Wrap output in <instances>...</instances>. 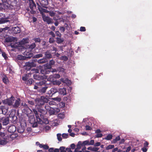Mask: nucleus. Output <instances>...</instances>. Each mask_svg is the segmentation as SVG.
Here are the masks:
<instances>
[{"instance_id":"obj_28","label":"nucleus","mask_w":152,"mask_h":152,"mask_svg":"<svg viewBox=\"0 0 152 152\" xmlns=\"http://www.w3.org/2000/svg\"><path fill=\"white\" fill-rule=\"evenodd\" d=\"M7 8V6H6L4 4H3V3H0V11L2 10L3 9L8 10Z\"/></svg>"},{"instance_id":"obj_29","label":"nucleus","mask_w":152,"mask_h":152,"mask_svg":"<svg viewBox=\"0 0 152 152\" xmlns=\"http://www.w3.org/2000/svg\"><path fill=\"white\" fill-rule=\"evenodd\" d=\"M55 109L51 107L48 111V113L50 115H54L56 113Z\"/></svg>"},{"instance_id":"obj_11","label":"nucleus","mask_w":152,"mask_h":152,"mask_svg":"<svg viewBox=\"0 0 152 152\" xmlns=\"http://www.w3.org/2000/svg\"><path fill=\"white\" fill-rule=\"evenodd\" d=\"M53 56L52 55L50 50H48L45 53V56L44 58L48 60V59H49L52 58Z\"/></svg>"},{"instance_id":"obj_54","label":"nucleus","mask_w":152,"mask_h":152,"mask_svg":"<svg viewBox=\"0 0 152 152\" xmlns=\"http://www.w3.org/2000/svg\"><path fill=\"white\" fill-rule=\"evenodd\" d=\"M53 38L54 37L50 38L49 39V42L50 44L53 43L55 41V40Z\"/></svg>"},{"instance_id":"obj_19","label":"nucleus","mask_w":152,"mask_h":152,"mask_svg":"<svg viewBox=\"0 0 152 152\" xmlns=\"http://www.w3.org/2000/svg\"><path fill=\"white\" fill-rule=\"evenodd\" d=\"M0 108L3 114H5L7 112L8 109V107H5V106H1Z\"/></svg>"},{"instance_id":"obj_55","label":"nucleus","mask_w":152,"mask_h":152,"mask_svg":"<svg viewBox=\"0 0 152 152\" xmlns=\"http://www.w3.org/2000/svg\"><path fill=\"white\" fill-rule=\"evenodd\" d=\"M2 53V55L3 57L4 58L5 60L7 59L8 58V57L7 56V55L5 52H1Z\"/></svg>"},{"instance_id":"obj_44","label":"nucleus","mask_w":152,"mask_h":152,"mask_svg":"<svg viewBox=\"0 0 152 152\" xmlns=\"http://www.w3.org/2000/svg\"><path fill=\"white\" fill-rule=\"evenodd\" d=\"M43 56L42 54V53H39L37 54L34 56L33 58H38L41 57H42Z\"/></svg>"},{"instance_id":"obj_17","label":"nucleus","mask_w":152,"mask_h":152,"mask_svg":"<svg viewBox=\"0 0 152 152\" xmlns=\"http://www.w3.org/2000/svg\"><path fill=\"white\" fill-rule=\"evenodd\" d=\"M38 111L42 114H45L47 111L45 109L43 106H39V108H37Z\"/></svg>"},{"instance_id":"obj_42","label":"nucleus","mask_w":152,"mask_h":152,"mask_svg":"<svg viewBox=\"0 0 152 152\" xmlns=\"http://www.w3.org/2000/svg\"><path fill=\"white\" fill-rule=\"evenodd\" d=\"M82 142L81 141H79L77 145V148L78 149H80L81 148V146H82Z\"/></svg>"},{"instance_id":"obj_33","label":"nucleus","mask_w":152,"mask_h":152,"mask_svg":"<svg viewBox=\"0 0 152 152\" xmlns=\"http://www.w3.org/2000/svg\"><path fill=\"white\" fill-rule=\"evenodd\" d=\"M56 42L58 44L61 43L63 42L64 41L63 38L57 37L56 38Z\"/></svg>"},{"instance_id":"obj_45","label":"nucleus","mask_w":152,"mask_h":152,"mask_svg":"<svg viewBox=\"0 0 152 152\" xmlns=\"http://www.w3.org/2000/svg\"><path fill=\"white\" fill-rule=\"evenodd\" d=\"M61 134H57V139L59 141H62V139L61 137Z\"/></svg>"},{"instance_id":"obj_2","label":"nucleus","mask_w":152,"mask_h":152,"mask_svg":"<svg viewBox=\"0 0 152 152\" xmlns=\"http://www.w3.org/2000/svg\"><path fill=\"white\" fill-rule=\"evenodd\" d=\"M4 130L2 132L0 130V136L2 137L3 139H1L0 137V145H4L8 142V140H9V137L6 134Z\"/></svg>"},{"instance_id":"obj_15","label":"nucleus","mask_w":152,"mask_h":152,"mask_svg":"<svg viewBox=\"0 0 152 152\" xmlns=\"http://www.w3.org/2000/svg\"><path fill=\"white\" fill-rule=\"evenodd\" d=\"M24 54L26 56V57L28 58H30L33 56L32 51L31 50L29 51L28 50H26L24 52Z\"/></svg>"},{"instance_id":"obj_58","label":"nucleus","mask_w":152,"mask_h":152,"mask_svg":"<svg viewBox=\"0 0 152 152\" xmlns=\"http://www.w3.org/2000/svg\"><path fill=\"white\" fill-rule=\"evenodd\" d=\"M49 64L52 66L53 65L55 64V61L53 59H52L49 61Z\"/></svg>"},{"instance_id":"obj_51","label":"nucleus","mask_w":152,"mask_h":152,"mask_svg":"<svg viewBox=\"0 0 152 152\" xmlns=\"http://www.w3.org/2000/svg\"><path fill=\"white\" fill-rule=\"evenodd\" d=\"M31 71L33 72V73L36 74L39 73V70L37 69H33L31 70Z\"/></svg>"},{"instance_id":"obj_49","label":"nucleus","mask_w":152,"mask_h":152,"mask_svg":"<svg viewBox=\"0 0 152 152\" xmlns=\"http://www.w3.org/2000/svg\"><path fill=\"white\" fill-rule=\"evenodd\" d=\"M62 136L64 139H66L69 137L68 134L63 133L62 134Z\"/></svg>"},{"instance_id":"obj_56","label":"nucleus","mask_w":152,"mask_h":152,"mask_svg":"<svg viewBox=\"0 0 152 152\" xmlns=\"http://www.w3.org/2000/svg\"><path fill=\"white\" fill-rule=\"evenodd\" d=\"M63 100L64 101L69 102L70 101V99L69 97H65L63 98Z\"/></svg>"},{"instance_id":"obj_8","label":"nucleus","mask_w":152,"mask_h":152,"mask_svg":"<svg viewBox=\"0 0 152 152\" xmlns=\"http://www.w3.org/2000/svg\"><path fill=\"white\" fill-rule=\"evenodd\" d=\"M60 77L59 74H54L50 75L48 79V80L51 82H54V79L58 78Z\"/></svg>"},{"instance_id":"obj_40","label":"nucleus","mask_w":152,"mask_h":152,"mask_svg":"<svg viewBox=\"0 0 152 152\" xmlns=\"http://www.w3.org/2000/svg\"><path fill=\"white\" fill-rule=\"evenodd\" d=\"M45 109L47 111H48L51 108L50 107L48 104H46L45 106L44 105L43 106Z\"/></svg>"},{"instance_id":"obj_61","label":"nucleus","mask_w":152,"mask_h":152,"mask_svg":"<svg viewBox=\"0 0 152 152\" xmlns=\"http://www.w3.org/2000/svg\"><path fill=\"white\" fill-rule=\"evenodd\" d=\"M24 56L20 55H18V56L17 58L18 60H23L24 59Z\"/></svg>"},{"instance_id":"obj_27","label":"nucleus","mask_w":152,"mask_h":152,"mask_svg":"<svg viewBox=\"0 0 152 152\" xmlns=\"http://www.w3.org/2000/svg\"><path fill=\"white\" fill-rule=\"evenodd\" d=\"M32 74V73L30 72L26 74V75H25L24 76L22 77V80L24 81H26L28 79V77H29V75H31Z\"/></svg>"},{"instance_id":"obj_47","label":"nucleus","mask_w":152,"mask_h":152,"mask_svg":"<svg viewBox=\"0 0 152 152\" xmlns=\"http://www.w3.org/2000/svg\"><path fill=\"white\" fill-rule=\"evenodd\" d=\"M33 79L31 78L29 79L27 82V84L28 85H30L32 83Z\"/></svg>"},{"instance_id":"obj_41","label":"nucleus","mask_w":152,"mask_h":152,"mask_svg":"<svg viewBox=\"0 0 152 152\" xmlns=\"http://www.w3.org/2000/svg\"><path fill=\"white\" fill-rule=\"evenodd\" d=\"M114 145H109L106 147V149L107 150H108L114 148Z\"/></svg>"},{"instance_id":"obj_64","label":"nucleus","mask_w":152,"mask_h":152,"mask_svg":"<svg viewBox=\"0 0 152 152\" xmlns=\"http://www.w3.org/2000/svg\"><path fill=\"white\" fill-rule=\"evenodd\" d=\"M17 43H15V44L11 43L10 44V46L12 48H15L17 47L16 45Z\"/></svg>"},{"instance_id":"obj_5","label":"nucleus","mask_w":152,"mask_h":152,"mask_svg":"<svg viewBox=\"0 0 152 152\" xmlns=\"http://www.w3.org/2000/svg\"><path fill=\"white\" fill-rule=\"evenodd\" d=\"M10 119L8 117H0V122L2 124L3 126L7 125L9 123Z\"/></svg>"},{"instance_id":"obj_9","label":"nucleus","mask_w":152,"mask_h":152,"mask_svg":"<svg viewBox=\"0 0 152 152\" xmlns=\"http://www.w3.org/2000/svg\"><path fill=\"white\" fill-rule=\"evenodd\" d=\"M5 42H12L16 41L17 40V38L11 36L6 37L5 39Z\"/></svg>"},{"instance_id":"obj_60","label":"nucleus","mask_w":152,"mask_h":152,"mask_svg":"<svg viewBox=\"0 0 152 152\" xmlns=\"http://www.w3.org/2000/svg\"><path fill=\"white\" fill-rule=\"evenodd\" d=\"M49 13L51 17L54 16L55 15V13L53 11H49Z\"/></svg>"},{"instance_id":"obj_59","label":"nucleus","mask_w":152,"mask_h":152,"mask_svg":"<svg viewBox=\"0 0 152 152\" xmlns=\"http://www.w3.org/2000/svg\"><path fill=\"white\" fill-rule=\"evenodd\" d=\"M149 145L148 142L147 141H145V142L143 143V147L147 148L148 147V145Z\"/></svg>"},{"instance_id":"obj_20","label":"nucleus","mask_w":152,"mask_h":152,"mask_svg":"<svg viewBox=\"0 0 152 152\" xmlns=\"http://www.w3.org/2000/svg\"><path fill=\"white\" fill-rule=\"evenodd\" d=\"M33 77L34 79L38 80H40L43 79V77L42 76L39 75H36V74H34Z\"/></svg>"},{"instance_id":"obj_16","label":"nucleus","mask_w":152,"mask_h":152,"mask_svg":"<svg viewBox=\"0 0 152 152\" xmlns=\"http://www.w3.org/2000/svg\"><path fill=\"white\" fill-rule=\"evenodd\" d=\"M59 93L62 95H65L66 94V89L65 88L58 89Z\"/></svg>"},{"instance_id":"obj_38","label":"nucleus","mask_w":152,"mask_h":152,"mask_svg":"<svg viewBox=\"0 0 152 152\" xmlns=\"http://www.w3.org/2000/svg\"><path fill=\"white\" fill-rule=\"evenodd\" d=\"M36 46V45L35 43H32L29 47L28 49L31 50H32L34 49Z\"/></svg>"},{"instance_id":"obj_25","label":"nucleus","mask_w":152,"mask_h":152,"mask_svg":"<svg viewBox=\"0 0 152 152\" xmlns=\"http://www.w3.org/2000/svg\"><path fill=\"white\" fill-rule=\"evenodd\" d=\"M58 151L57 152H66V148L64 146H61L59 148H58Z\"/></svg>"},{"instance_id":"obj_6","label":"nucleus","mask_w":152,"mask_h":152,"mask_svg":"<svg viewBox=\"0 0 152 152\" xmlns=\"http://www.w3.org/2000/svg\"><path fill=\"white\" fill-rule=\"evenodd\" d=\"M36 66V64L33 62H27L26 63L25 65L24 66V68L27 70H30L31 68L35 67Z\"/></svg>"},{"instance_id":"obj_53","label":"nucleus","mask_w":152,"mask_h":152,"mask_svg":"<svg viewBox=\"0 0 152 152\" xmlns=\"http://www.w3.org/2000/svg\"><path fill=\"white\" fill-rule=\"evenodd\" d=\"M42 121L43 123H44L45 124H47L49 123L48 120L46 118L44 119H43V121Z\"/></svg>"},{"instance_id":"obj_39","label":"nucleus","mask_w":152,"mask_h":152,"mask_svg":"<svg viewBox=\"0 0 152 152\" xmlns=\"http://www.w3.org/2000/svg\"><path fill=\"white\" fill-rule=\"evenodd\" d=\"M44 67L46 69H49L50 70H52V66L50 65L49 64H45Z\"/></svg>"},{"instance_id":"obj_13","label":"nucleus","mask_w":152,"mask_h":152,"mask_svg":"<svg viewBox=\"0 0 152 152\" xmlns=\"http://www.w3.org/2000/svg\"><path fill=\"white\" fill-rule=\"evenodd\" d=\"M48 88L47 85H45L44 86H42L40 87L39 90V92L41 94H44L45 93L46 91Z\"/></svg>"},{"instance_id":"obj_7","label":"nucleus","mask_w":152,"mask_h":152,"mask_svg":"<svg viewBox=\"0 0 152 152\" xmlns=\"http://www.w3.org/2000/svg\"><path fill=\"white\" fill-rule=\"evenodd\" d=\"M14 98V97L12 96L10 98L4 99L2 101V103L4 104L11 106L12 105L13 102L12 98Z\"/></svg>"},{"instance_id":"obj_23","label":"nucleus","mask_w":152,"mask_h":152,"mask_svg":"<svg viewBox=\"0 0 152 152\" xmlns=\"http://www.w3.org/2000/svg\"><path fill=\"white\" fill-rule=\"evenodd\" d=\"M2 81L5 84H8L9 83V81L8 77L6 75H4L2 78Z\"/></svg>"},{"instance_id":"obj_35","label":"nucleus","mask_w":152,"mask_h":152,"mask_svg":"<svg viewBox=\"0 0 152 152\" xmlns=\"http://www.w3.org/2000/svg\"><path fill=\"white\" fill-rule=\"evenodd\" d=\"M11 22V20H0V24L4 23L7 22H9L10 23H12V22Z\"/></svg>"},{"instance_id":"obj_22","label":"nucleus","mask_w":152,"mask_h":152,"mask_svg":"<svg viewBox=\"0 0 152 152\" xmlns=\"http://www.w3.org/2000/svg\"><path fill=\"white\" fill-rule=\"evenodd\" d=\"M20 99H18L15 101L14 104L13 105V107L14 108H18L20 105Z\"/></svg>"},{"instance_id":"obj_43","label":"nucleus","mask_w":152,"mask_h":152,"mask_svg":"<svg viewBox=\"0 0 152 152\" xmlns=\"http://www.w3.org/2000/svg\"><path fill=\"white\" fill-rule=\"evenodd\" d=\"M33 40L36 43H40L41 41V39L39 38H34Z\"/></svg>"},{"instance_id":"obj_31","label":"nucleus","mask_w":152,"mask_h":152,"mask_svg":"<svg viewBox=\"0 0 152 152\" xmlns=\"http://www.w3.org/2000/svg\"><path fill=\"white\" fill-rule=\"evenodd\" d=\"M29 39L28 38H24L21 41V43L22 44L24 45L28 42Z\"/></svg>"},{"instance_id":"obj_10","label":"nucleus","mask_w":152,"mask_h":152,"mask_svg":"<svg viewBox=\"0 0 152 152\" xmlns=\"http://www.w3.org/2000/svg\"><path fill=\"white\" fill-rule=\"evenodd\" d=\"M29 7L31 10L36 9V5L33 0H29Z\"/></svg>"},{"instance_id":"obj_14","label":"nucleus","mask_w":152,"mask_h":152,"mask_svg":"<svg viewBox=\"0 0 152 152\" xmlns=\"http://www.w3.org/2000/svg\"><path fill=\"white\" fill-rule=\"evenodd\" d=\"M39 1L43 7L47 8L45 6L48 4V0H39Z\"/></svg>"},{"instance_id":"obj_48","label":"nucleus","mask_w":152,"mask_h":152,"mask_svg":"<svg viewBox=\"0 0 152 152\" xmlns=\"http://www.w3.org/2000/svg\"><path fill=\"white\" fill-rule=\"evenodd\" d=\"M89 141L86 140L83 141L82 143V145L83 146H85L86 145H89Z\"/></svg>"},{"instance_id":"obj_12","label":"nucleus","mask_w":152,"mask_h":152,"mask_svg":"<svg viewBox=\"0 0 152 152\" xmlns=\"http://www.w3.org/2000/svg\"><path fill=\"white\" fill-rule=\"evenodd\" d=\"M16 130V126L14 125H12L9 126L8 129V131L11 133H14Z\"/></svg>"},{"instance_id":"obj_1","label":"nucleus","mask_w":152,"mask_h":152,"mask_svg":"<svg viewBox=\"0 0 152 152\" xmlns=\"http://www.w3.org/2000/svg\"><path fill=\"white\" fill-rule=\"evenodd\" d=\"M3 4L7 6L8 10L13 9L16 6L18 3L16 0H1Z\"/></svg>"},{"instance_id":"obj_26","label":"nucleus","mask_w":152,"mask_h":152,"mask_svg":"<svg viewBox=\"0 0 152 152\" xmlns=\"http://www.w3.org/2000/svg\"><path fill=\"white\" fill-rule=\"evenodd\" d=\"M48 60L45 59L44 57L42 58L41 59L38 60V63L39 64H43L47 62Z\"/></svg>"},{"instance_id":"obj_36","label":"nucleus","mask_w":152,"mask_h":152,"mask_svg":"<svg viewBox=\"0 0 152 152\" xmlns=\"http://www.w3.org/2000/svg\"><path fill=\"white\" fill-rule=\"evenodd\" d=\"M25 129L22 127H19L18 128L17 131L18 132L22 133L24 132Z\"/></svg>"},{"instance_id":"obj_32","label":"nucleus","mask_w":152,"mask_h":152,"mask_svg":"<svg viewBox=\"0 0 152 152\" xmlns=\"http://www.w3.org/2000/svg\"><path fill=\"white\" fill-rule=\"evenodd\" d=\"M113 137V136L112 134H109L104 139L107 140H110L112 139Z\"/></svg>"},{"instance_id":"obj_34","label":"nucleus","mask_w":152,"mask_h":152,"mask_svg":"<svg viewBox=\"0 0 152 152\" xmlns=\"http://www.w3.org/2000/svg\"><path fill=\"white\" fill-rule=\"evenodd\" d=\"M120 136H118L112 141V143L114 144L115 143L118 141L120 140Z\"/></svg>"},{"instance_id":"obj_46","label":"nucleus","mask_w":152,"mask_h":152,"mask_svg":"<svg viewBox=\"0 0 152 152\" xmlns=\"http://www.w3.org/2000/svg\"><path fill=\"white\" fill-rule=\"evenodd\" d=\"M42 16L43 19H51L49 17L46 16L45 13H42Z\"/></svg>"},{"instance_id":"obj_52","label":"nucleus","mask_w":152,"mask_h":152,"mask_svg":"<svg viewBox=\"0 0 152 152\" xmlns=\"http://www.w3.org/2000/svg\"><path fill=\"white\" fill-rule=\"evenodd\" d=\"M17 135L15 134H12L10 135V138L12 140L14 139L17 137Z\"/></svg>"},{"instance_id":"obj_24","label":"nucleus","mask_w":152,"mask_h":152,"mask_svg":"<svg viewBox=\"0 0 152 152\" xmlns=\"http://www.w3.org/2000/svg\"><path fill=\"white\" fill-rule=\"evenodd\" d=\"M36 84L39 86H45V85H47L46 84V82L45 81H42L39 82L38 83H37Z\"/></svg>"},{"instance_id":"obj_30","label":"nucleus","mask_w":152,"mask_h":152,"mask_svg":"<svg viewBox=\"0 0 152 152\" xmlns=\"http://www.w3.org/2000/svg\"><path fill=\"white\" fill-rule=\"evenodd\" d=\"M48 149V152H57L58 151L57 148H54L53 147L49 148Z\"/></svg>"},{"instance_id":"obj_37","label":"nucleus","mask_w":152,"mask_h":152,"mask_svg":"<svg viewBox=\"0 0 152 152\" xmlns=\"http://www.w3.org/2000/svg\"><path fill=\"white\" fill-rule=\"evenodd\" d=\"M58 90L56 88H53L50 89V92H52V93L53 94L55 93L58 92Z\"/></svg>"},{"instance_id":"obj_21","label":"nucleus","mask_w":152,"mask_h":152,"mask_svg":"<svg viewBox=\"0 0 152 152\" xmlns=\"http://www.w3.org/2000/svg\"><path fill=\"white\" fill-rule=\"evenodd\" d=\"M13 31L15 34L19 33L20 32V28L18 27H13L12 28Z\"/></svg>"},{"instance_id":"obj_3","label":"nucleus","mask_w":152,"mask_h":152,"mask_svg":"<svg viewBox=\"0 0 152 152\" xmlns=\"http://www.w3.org/2000/svg\"><path fill=\"white\" fill-rule=\"evenodd\" d=\"M37 105L39 106H43L45 103H48V99L44 96H41L35 99Z\"/></svg>"},{"instance_id":"obj_4","label":"nucleus","mask_w":152,"mask_h":152,"mask_svg":"<svg viewBox=\"0 0 152 152\" xmlns=\"http://www.w3.org/2000/svg\"><path fill=\"white\" fill-rule=\"evenodd\" d=\"M36 119H37L36 120L34 116H30L29 117V123L32 125L33 127H36L37 126L38 122L39 123H40V124H41L40 121L41 119L39 117L37 118Z\"/></svg>"},{"instance_id":"obj_57","label":"nucleus","mask_w":152,"mask_h":152,"mask_svg":"<svg viewBox=\"0 0 152 152\" xmlns=\"http://www.w3.org/2000/svg\"><path fill=\"white\" fill-rule=\"evenodd\" d=\"M54 82V84H56L57 85H59L61 84V82L59 81H55L54 80V81L53 82Z\"/></svg>"},{"instance_id":"obj_18","label":"nucleus","mask_w":152,"mask_h":152,"mask_svg":"<svg viewBox=\"0 0 152 152\" xmlns=\"http://www.w3.org/2000/svg\"><path fill=\"white\" fill-rule=\"evenodd\" d=\"M50 72V71L48 69L44 67L40 70V72L42 74L45 75L48 74Z\"/></svg>"},{"instance_id":"obj_62","label":"nucleus","mask_w":152,"mask_h":152,"mask_svg":"<svg viewBox=\"0 0 152 152\" xmlns=\"http://www.w3.org/2000/svg\"><path fill=\"white\" fill-rule=\"evenodd\" d=\"M55 33L57 36L60 37L61 36V34L58 31H56L55 32Z\"/></svg>"},{"instance_id":"obj_63","label":"nucleus","mask_w":152,"mask_h":152,"mask_svg":"<svg viewBox=\"0 0 152 152\" xmlns=\"http://www.w3.org/2000/svg\"><path fill=\"white\" fill-rule=\"evenodd\" d=\"M58 117L60 118L63 119L64 117V115L63 114L60 113L58 114Z\"/></svg>"},{"instance_id":"obj_50","label":"nucleus","mask_w":152,"mask_h":152,"mask_svg":"<svg viewBox=\"0 0 152 152\" xmlns=\"http://www.w3.org/2000/svg\"><path fill=\"white\" fill-rule=\"evenodd\" d=\"M36 117V118H37L39 117L37 113V111L35 109H32Z\"/></svg>"}]
</instances>
